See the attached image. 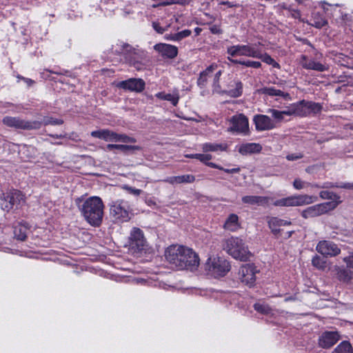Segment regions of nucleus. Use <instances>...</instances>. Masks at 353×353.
Returning a JSON list of instances; mask_svg holds the SVG:
<instances>
[{"label":"nucleus","mask_w":353,"mask_h":353,"mask_svg":"<svg viewBox=\"0 0 353 353\" xmlns=\"http://www.w3.org/2000/svg\"><path fill=\"white\" fill-rule=\"evenodd\" d=\"M154 49L163 57L168 59H174L178 54V48L170 44L157 43L154 46Z\"/></svg>","instance_id":"nucleus-20"},{"label":"nucleus","mask_w":353,"mask_h":353,"mask_svg":"<svg viewBox=\"0 0 353 353\" xmlns=\"http://www.w3.org/2000/svg\"><path fill=\"white\" fill-rule=\"evenodd\" d=\"M131 58L135 62L140 63L141 65L139 66V67L138 66H132L133 68H134L138 71L144 70L145 68V67H146V63L149 61V59H148V56H147V52L145 51H144V50H143V57H142V58H139L136 55H131Z\"/></svg>","instance_id":"nucleus-38"},{"label":"nucleus","mask_w":353,"mask_h":353,"mask_svg":"<svg viewBox=\"0 0 353 353\" xmlns=\"http://www.w3.org/2000/svg\"><path fill=\"white\" fill-rule=\"evenodd\" d=\"M232 125L228 128L230 132L248 134L249 132V122L248 118L243 114L234 115L231 119Z\"/></svg>","instance_id":"nucleus-12"},{"label":"nucleus","mask_w":353,"mask_h":353,"mask_svg":"<svg viewBox=\"0 0 353 353\" xmlns=\"http://www.w3.org/2000/svg\"><path fill=\"white\" fill-rule=\"evenodd\" d=\"M256 271L253 264L248 263L242 265L239 272L241 282L250 287L252 286L256 281Z\"/></svg>","instance_id":"nucleus-14"},{"label":"nucleus","mask_w":353,"mask_h":353,"mask_svg":"<svg viewBox=\"0 0 353 353\" xmlns=\"http://www.w3.org/2000/svg\"><path fill=\"white\" fill-rule=\"evenodd\" d=\"M323 107L319 103L307 101V115L310 113L318 114L321 112Z\"/></svg>","instance_id":"nucleus-41"},{"label":"nucleus","mask_w":353,"mask_h":353,"mask_svg":"<svg viewBox=\"0 0 353 353\" xmlns=\"http://www.w3.org/2000/svg\"><path fill=\"white\" fill-rule=\"evenodd\" d=\"M234 83L235 86L234 89H230L224 92L231 97L236 98L242 94L243 83L240 81H235Z\"/></svg>","instance_id":"nucleus-35"},{"label":"nucleus","mask_w":353,"mask_h":353,"mask_svg":"<svg viewBox=\"0 0 353 353\" xmlns=\"http://www.w3.org/2000/svg\"><path fill=\"white\" fill-rule=\"evenodd\" d=\"M317 201L316 196L307 194H298L276 200L274 206L295 207L311 204Z\"/></svg>","instance_id":"nucleus-6"},{"label":"nucleus","mask_w":353,"mask_h":353,"mask_svg":"<svg viewBox=\"0 0 353 353\" xmlns=\"http://www.w3.org/2000/svg\"><path fill=\"white\" fill-rule=\"evenodd\" d=\"M19 153L21 155V158L24 159V161H28L34 156L35 148L31 145H22L20 146Z\"/></svg>","instance_id":"nucleus-34"},{"label":"nucleus","mask_w":353,"mask_h":353,"mask_svg":"<svg viewBox=\"0 0 353 353\" xmlns=\"http://www.w3.org/2000/svg\"><path fill=\"white\" fill-rule=\"evenodd\" d=\"M301 64L306 70H312L317 72H325L328 70V66L325 64L316 61L314 59H308L305 55H301Z\"/></svg>","instance_id":"nucleus-21"},{"label":"nucleus","mask_w":353,"mask_h":353,"mask_svg":"<svg viewBox=\"0 0 353 353\" xmlns=\"http://www.w3.org/2000/svg\"><path fill=\"white\" fill-rule=\"evenodd\" d=\"M312 264L319 270H325L326 268V261L319 255H315L312 258Z\"/></svg>","instance_id":"nucleus-44"},{"label":"nucleus","mask_w":353,"mask_h":353,"mask_svg":"<svg viewBox=\"0 0 353 353\" xmlns=\"http://www.w3.org/2000/svg\"><path fill=\"white\" fill-rule=\"evenodd\" d=\"M310 185V183L302 181L301 179H295L293 182V187L296 190H301Z\"/></svg>","instance_id":"nucleus-49"},{"label":"nucleus","mask_w":353,"mask_h":353,"mask_svg":"<svg viewBox=\"0 0 353 353\" xmlns=\"http://www.w3.org/2000/svg\"><path fill=\"white\" fill-rule=\"evenodd\" d=\"M292 223L290 221L280 219V225L281 226L290 225Z\"/></svg>","instance_id":"nucleus-64"},{"label":"nucleus","mask_w":353,"mask_h":353,"mask_svg":"<svg viewBox=\"0 0 353 353\" xmlns=\"http://www.w3.org/2000/svg\"><path fill=\"white\" fill-rule=\"evenodd\" d=\"M75 203L84 219L90 225H101L104 214V204L100 197L90 196L86 199L78 197L75 199Z\"/></svg>","instance_id":"nucleus-2"},{"label":"nucleus","mask_w":353,"mask_h":353,"mask_svg":"<svg viewBox=\"0 0 353 353\" xmlns=\"http://www.w3.org/2000/svg\"><path fill=\"white\" fill-rule=\"evenodd\" d=\"M262 61L267 64L272 65L274 68H279L280 67L279 64L276 62L269 54H262V58H260Z\"/></svg>","instance_id":"nucleus-48"},{"label":"nucleus","mask_w":353,"mask_h":353,"mask_svg":"<svg viewBox=\"0 0 353 353\" xmlns=\"http://www.w3.org/2000/svg\"><path fill=\"white\" fill-rule=\"evenodd\" d=\"M1 208L7 212L19 208L25 203V195L19 190L9 189L3 192L1 196Z\"/></svg>","instance_id":"nucleus-5"},{"label":"nucleus","mask_w":353,"mask_h":353,"mask_svg":"<svg viewBox=\"0 0 353 353\" xmlns=\"http://www.w3.org/2000/svg\"><path fill=\"white\" fill-rule=\"evenodd\" d=\"M112 50L114 54L122 55L124 58L125 62L127 63L130 66L139 67L141 65L140 63L135 62L132 59L131 55H136L139 58H142V50L134 48L132 46L128 43L119 41L114 46H112Z\"/></svg>","instance_id":"nucleus-4"},{"label":"nucleus","mask_w":353,"mask_h":353,"mask_svg":"<svg viewBox=\"0 0 353 353\" xmlns=\"http://www.w3.org/2000/svg\"><path fill=\"white\" fill-rule=\"evenodd\" d=\"M318 252L325 256H336L341 253V249L332 241H321L316 248Z\"/></svg>","instance_id":"nucleus-15"},{"label":"nucleus","mask_w":353,"mask_h":353,"mask_svg":"<svg viewBox=\"0 0 353 353\" xmlns=\"http://www.w3.org/2000/svg\"><path fill=\"white\" fill-rule=\"evenodd\" d=\"M158 99L170 101L171 103L176 106L179 102V97L178 94H165V92H158L155 95Z\"/></svg>","instance_id":"nucleus-37"},{"label":"nucleus","mask_w":353,"mask_h":353,"mask_svg":"<svg viewBox=\"0 0 353 353\" xmlns=\"http://www.w3.org/2000/svg\"><path fill=\"white\" fill-rule=\"evenodd\" d=\"M335 271L336 277L341 282L345 283H349L351 282V280L353 278V272L350 270L343 267H336Z\"/></svg>","instance_id":"nucleus-27"},{"label":"nucleus","mask_w":353,"mask_h":353,"mask_svg":"<svg viewBox=\"0 0 353 353\" xmlns=\"http://www.w3.org/2000/svg\"><path fill=\"white\" fill-rule=\"evenodd\" d=\"M332 353H353V349L350 342L343 341L334 348Z\"/></svg>","instance_id":"nucleus-36"},{"label":"nucleus","mask_w":353,"mask_h":353,"mask_svg":"<svg viewBox=\"0 0 353 353\" xmlns=\"http://www.w3.org/2000/svg\"><path fill=\"white\" fill-rule=\"evenodd\" d=\"M191 34L190 30H184L177 33L174 34V37L176 41H181V39L189 37Z\"/></svg>","instance_id":"nucleus-50"},{"label":"nucleus","mask_w":353,"mask_h":353,"mask_svg":"<svg viewBox=\"0 0 353 353\" xmlns=\"http://www.w3.org/2000/svg\"><path fill=\"white\" fill-rule=\"evenodd\" d=\"M41 123V125L43 124L44 125H60L63 123V120L61 119L53 118L51 117H45L43 119V121H40Z\"/></svg>","instance_id":"nucleus-43"},{"label":"nucleus","mask_w":353,"mask_h":353,"mask_svg":"<svg viewBox=\"0 0 353 353\" xmlns=\"http://www.w3.org/2000/svg\"><path fill=\"white\" fill-rule=\"evenodd\" d=\"M185 157L188 158H191V159H196L199 160L201 162L203 163L204 164H205L206 165H208L210 168L223 170L228 174L239 173L241 170L240 168H232V169H226V168H223V167H221L219 165H217L214 163L210 162L209 161L212 159V156L209 154H187Z\"/></svg>","instance_id":"nucleus-13"},{"label":"nucleus","mask_w":353,"mask_h":353,"mask_svg":"<svg viewBox=\"0 0 353 353\" xmlns=\"http://www.w3.org/2000/svg\"><path fill=\"white\" fill-rule=\"evenodd\" d=\"M110 214L118 222L128 221L130 219L127 203L123 200L113 202L110 206Z\"/></svg>","instance_id":"nucleus-11"},{"label":"nucleus","mask_w":353,"mask_h":353,"mask_svg":"<svg viewBox=\"0 0 353 353\" xmlns=\"http://www.w3.org/2000/svg\"><path fill=\"white\" fill-rule=\"evenodd\" d=\"M259 92L263 94H266L270 97H281L284 99H290V95L288 92H284L281 90L276 89L273 87H265L261 88Z\"/></svg>","instance_id":"nucleus-29"},{"label":"nucleus","mask_w":353,"mask_h":353,"mask_svg":"<svg viewBox=\"0 0 353 353\" xmlns=\"http://www.w3.org/2000/svg\"><path fill=\"white\" fill-rule=\"evenodd\" d=\"M152 27L157 31V32L159 34H163L165 32V28L161 27L160 24L157 22H153Z\"/></svg>","instance_id":"nucleus-55"},{"label":"nucleus","mask_w":353,"mask_h":353,"mask_svg":"<svg viewBox=\"0 0 353 353\" xmlns=\"http://www.w3.org/2000/svg\"><path fill=\"white\" fill-rule=\"evenodd\" d=\"M91 136L94 138L103 139L105 141H114L116 142L117 132L112 130L103 129L92 131Z\"/></svg>","instance_id":"nucleus-24"},{"label":"nucleus","mask_w":353,"mask_h":353,"mask_svg":"<svg viewBox=\"0 0 353 353\" xmlns=\"http://www.w3.org/2000/svg\"><path fill=\"white\" fill-rule=\"evenodd\" d=\"M337 207V202L327 201L307 208L301 212L304 219H310L326 214Z\"/></svg>","instance_id":"nucleus-9"},{"label":"nucleus","mask_w":353,"mask_h":353,"mask_svg":"<svg viewBox=\"0 0 353 353\" xmlns=\"http://www.w3.org/2000/svg\"><path fill=\"white\" fill-rule=\"evenodd\" d=\"M117 86L123 90L141 92L145 89V83L141 79L130 78L119 82Z\"/></svg>","instance_id":"nucleus-17"},{"label":"nucleus","mask_w":353,"mask_h":353,"mask_svg":"<svg viewBox=\"0 0 353 353\" xmlns=\"http://www.w3.org/2000/svg\"><path fill=\"white\" fill-rule=\"evenodd\" d=\"M165 256L168 262L179 270H195L199 265V256L190 248L182 245H171Z\"/></svg>","instance_id":"nucleus-1"},{"label":"nucleus","mask_w":353,"mask_h":353,"mask_svg":"<svg viewBox=\"0 0 353 353\" xmlns=\"http://www.w3.org/2000/svg\"><path fill=\"white\" fill-rule=\"evenodd\" d=\"M18 78L23 79L28 86H31L34 83V81L33 80H32L31 79L19 77V76L18 77Z\"/></svg>","instance_id":"nucleus-60"},{"label":"nucleus","mask_w":353,"mask_h":353,"mask_svg":"<svg viewBox=\"0 0 353 353\" xmlns=\"http://www.w3.org/2000/svg\"><path fill=\"white\" fill-rule=\"evenodd\" d=\"M116 142H123L125 143H136L137 140L134 138L129 137L125 134L117 133Z\"/></svg>","instance_id":"nucleus-46"},{"label":"nucleus","mask_w":353,"mask_h":353,"mask_svg":"<svg viewBox=\"0 0 353 353\" xmlns=\"http://www.w3.org/2000/svg\"><path fill=\"white\" fill-rule=\"evenodd\" d=\"M195 181V176L192 174H184L181 176H170L164 180L170 184L174 183H192Z\"/></svg>","instance_id":"nucleus-28"},{"label":"nucleus","mask_w":353,"mask_h":353,"mask_svg":"<svg viewBox=\"0 0 353 353\" xmlns=\"http://www.w3.org/2000/svg\"><path fill=\"white\" fill-rule=\"evenodd\" d=\"M321 188H339V183H334L332 182H325L321 186Z\"/></svg>","instance_id":"nucleus-59"},{"label":"nucleus","mask_w":353,"mask_h":353,"mask_svg":"<svg viewBox=\"0 0 353 353\" xmlns=\"http://www.w3.org/2000/svg\"><path fill=\"white\" fill-rule=\"evenodd\" d=\"M339 188L347 190H353V183H339Z\"/></svg>","instance_id":"nucleus-58"},{"label":"nucleus","mask_w":353,"mask_h":353,"mask_svg":"<svg viewBox=\"0 0 353 353\" xmlns=\"http://www.w3.org/2000/svg\"><path fill=\"white\" fill-rule=\"evenodd\" d=\"M221 74H222V71L220 70L217 71L214 76L213 87H214V90L216 92H221L219 79H220V77H221Z\"/></svg>","instance_id":"nucleus-47"},{"label":"nucleus","mask_w":353,"mask_h":353,"mask_svg":"<svg viewBox=\"0 0 353 353\" xmlns=\"http://www.w3.org/2000/svg\"><path fill=\"white\" fill-rule=\"evenodd\" d=\"M227 53L232 56H245L252 58H262V54L254 46L250 45H236L227 49Z\"/></svg>","instance_id":"nucleus-10"},{"label":"nucleus","mask_w":353,"mask_h":353,"mask_svg":"<svg viewBox=\"0 0 353 353\" xmlns=\"http://www.w3.org/2000/svg\"><path fill=\"white\" fill-rule=\"evenodd\" d=\"M123 188L126 190L128 192V193L133 194L134 196H139L143 192V191L140 189H137L135 188L130 187L128 185H125Z\"/></svg>","instance_id":"nucleus-53"},{"label":"nucleus","mask_w":353,"mask_h":353,"mask_svg":"<svg viewBox=\"0 0 353 353\" xmlns=\"http://www.w3.org/2000/svg\"><path fill=\"white\" fill-rule=\"evenodd\" d=\"M240 228L241 223L236 214H230L223 224V228L230 232H236Z\"/></svg>","instance_id":"nucleus-26"},{"label":"nucleus","mask_w":353,"mask_h":353,"mask_svg":"<svg viewBox=\"0 0 353 353\" xmlns=\"http://www.w3.org/2000/svg\"><path fill=\"white\" fill-rule=\"evenodd\" d=\"M303 157V154L302 153L289 154L286 156V159L288 161H296L298 159H302Z\"/></svg>","instance_id":"nucleus-54"},{"label":"nucleus","mask_w":353,"mask_h":353,"mask_svg":"<svg viewBox=\"0 0 353 353\" xmlns=\"http://www.w3.org/2000/svg\"><path fill=\"white\" fill-rule=\"evenodd\" d=\"M292 15L294 19H301V16L300 11L297 10H293Z\"/></svg>","instance_id":"nucleus-62"},{"label":"nucleus","mask_w":353,"mask_h":353,"mask_svg":"<svg viewBox=\"0 0 353 353\" xmlns=\"http://www.w3.org/2000/svg\"><path fill=\"white\" fill-rule=\"evenodd\" d=\"M220 4L225 5L229 8H232V7H234L236 6V4H234L233 3L230 2V1H221Z\"/></svg>","instance_id":"nucleus-63"},{"label":"nucleus","mask_w":353,"mask_h":353,"mask_svg":"<svg viewBox=\"0 0 353 353\" xmlns=\"http://www.w3.org/2000/svg\"><path fill=\"white\" fill-rule=\"evenodd\" d=\"M257 131H265L276 128V124L270 117L264 114H256L253 119Z\"/></svg>","instance_id":"nucleus-18"},{"label":"nucleus","mask_w":353,"mask_h":353,"mask_svg":"<svg viewBox=\"0 0 353 353\" xmlns=\"http://www.w3.org/2000/svg\"><path fill=\"white\" fill-rule=\"evenodd\" d=\"M228 148L226 143H205L202 145L203 152L225 151Z\"/></svg>","instance_id":"nucleus-33"},{"label":"nucleus","mask_w":353,"mask_h":353,"mask_svg":"<svg viewBox=\"0 0 353 353\" xmlns=\"http://www.w3.org/2000/svg\"><path fill=\"white\" fill-rule=\"evenodd\" d=\"M217 68L216 64H212L208 66L205 70L200 73L199 77L197 79V85L201 88L205 87L208 79L212 76V74Z\"/></svg>","instance_id":"nucleus-25"},{"label":"nucleus","mask_w":353,"mask_h":353,"mask_svg":"<svg viewBox=\"0 0 353 353\" xmlns=\"http://www.w3.org/2000/svg\"><path fill=\"white\" fill-rule=\"evenodd\" d=\"M262 150V146L259 143H247L240 145L238 148V152L241 155H248L257 154Z\"/></svg>","instance_id":"nucleus-23"},{"label":"nucleus","mask_w":353,"mask_h":353,"mask_svg":"<svg viewBox=\"0 0 353 353\" xmlns=\"http://www.w3.org/2000/svg\"><path fill=\"white\" fill-rule=\"evenodd\" d=\"M210 30L212 34H219L222 33V30L220 28L219 26L213 25L210 28Z\"/></svg>","instance_id":"nucleus-57"},{"label":"nucleus","mask_w":353,"mask_h":353,"mask_svg":"<svg viewBox=\"0 0 353 353\" xmlns=\"http://www.w3.org/2000/svg\"><path fill=\"white\" fill-rule=\"evenodd\" d=\"M268 223L272 232L275 235L279 234L281 232L280 227H281L280 225V219L277 217H272L268 220Z\"/></svg>","instance_id":"nucleus-39"},{"label":"nucleus","mask_w":353,"mask_h":353,"mask_svg":"<svg viewBox=\"0 0 353 353\" xmlns=\"http://www.w3.org/2000/svg\"><path fill=\"white\" fill-rule=\"evenodd\" d=\"M296 116L301 117L307 116V101L301 100L296 102Z\"/></svg>","instance_id":"nucleus-42"},{"label":"nucleus","mask_w":353,"mask_h":353,"mask_svg":"<svg viewBox=\"0 0 353 353\" xmlns=\"http://www.w3.org/2000/svg\"><path fill=\"white\" fill-rule=\"evenodd\" d=\"M268 112L271 113L272 116L278 121H281L283 119V114L282 111L276 109H269Z\"/></svg>","instance_id":"nucleus-51"},{"label":"nucleus","mask_w":353,"mask_h":353,"mask_svg":"<svg viewBox=\"0 0 353 353\" xmlns=\"http://www.w3.org/2000/svg\"><path fill=\"white\" fill-rule=\"evenodd\" d=\"M223 249L236 259L246 261L250 259L251 253L245 246L243 240L238 237H230L223 242Z\"/></svg>","instance_id":"nucleus-3"},{"label":"nucleus","mask_w":353,"mask_h":353,"mask_svg":"<svg viewBox=\"0 0 353 353\" xmlns=\"http://www.w3.org/2000/svg\"><path fill=\"white\" fill-rule=\"evenodd\" d=\"M114 149L120 150L125 155H129L135 153L137 151L141 150V147L123 144H108L106 146V150L108 151H112Z\"/></svg>","instance_id":"nucleus-22"},{"label":"nucleus","mask_w":353,"mask_h":353,"mask_svg":"<svg viewBox=\"0 0 353 353\" xmlns=\"http://www.w3.org/2000/svg\"><path fill=\"white\" fill-rule=\"evenodd\" d=\"M319 196L323 199H330L331 200L330 201L337 202V205L341 202L340 196L332 192L323 190L320 192Z\"/></svg>","instance_id":"nucleus-40"},{"label":"nucleus","mask_w":353,"mask_h":353,"mask_svg":"<svg viewBox=\"0 0 353 353\" xmlns=\"http://www.w3.org/2000/svg\"><path fill=\"white\" fill-rule=\"evenodd\" d=\"M242 65L253 68H259L261 66V63L259 61L248 60L243 61V62L242 63Z\"/></svg>","instance_id":"nucleus-52"},{"label":"nucleus","mask_w":353,"mask_h":353,"mask_svg":"<svg viewBox=\"0 0 353 353\" xmlns=\"http://www.w3.org/2000/svg\"><path fill=\"white\" fill-rule=\"evenodd\" d=\"M312 23H307L316 28H321L327 24V21L320 12H314L312 16Z\"/></svg>","instance_id":"nucleus-32"},{"label":"nucleus","mask_w":353,"mask_h":353,"mask_svg":"<svg viewBox=\"0 0 353 353\" xmlns=\"http://www.w3.org/2000/svg\"><path fill=\"white\" fill-rule=\"evenodd\" d=\"M205 270L214 277L224 276L230 271V265L227 260L220 257L209 258Z\"/></svg>","instance_id":"nucleus-8"},{"label":"nucleus","mask_w":353,"mask_h":353,"mask_svg":"<svg viewBox=\"0 0 353 353\" xmlns=\"http://www.w3.org/2000/svg\"><path fill=\"white\" fill-rule=\"evenodd\" d=\"M292 114L296 116V103H292L288 106Z\"/></svg>","instance_id":"nucleus-61"},{"label":"nucleus","mask_w":353,"mask_h":353,"mask_svg":"<svg viewBox=\"0 0 353 353\" xmlns=\"http://www.w3.org/2000/svg\"><path fill=\"white\" fill-rule=\"evenodd\" d=\"M2 123L7 127L17 130H38L41 127V123L39 121H27L19 117H5L2 119Z\"/></svg>","instance_id":"nucleus-7"},{"label":"nucleus","mask_w":353,"mask_h":353,"mask_svg":"<svg viewBox=\"0 0 353 353\" xmlns=\"http://www.w3.org/2000/svg\"><path fill=\"white\" fill-rule=\"evenodd\" d=\"M242 202L249 205H263L268 203V197L261 196H245L242 197Z\"/></svg>","instance_id":"nucleus-30"},{"label":"nucleus","mask_w":353,"mask_h":353,"mask_svg":"<svg viewBox=\"0 0 353 353\" xmlns=\"http://www.w3.org/2000/svg\"><path fill=\"white\" fill-rule=\"evenodd\" d=\"M130 240L132 248H136L138 250H143L146 241L141 229L134 228L131 231Z\"/></svg>","instance_id":"nucleus-19"},{"label":"nucleus","mask_w":353,"mask_h":353,"mask_svg":"<svg viewBox=\"0 0 353 353\" xmlns=\"http://www.w3.org/2000/svg\"><path fill=\"white\" fill-rule=\"evenodd\" d=\"M29 228L28 225L19 223L14 228V237L19 241H26Z\"/></svg>","instance_id":"nucleus-31"},{"label":"nucleus","mask_w":353,"mask_h":353,"mask_svg":"<svg viewBox=\"0 0 353 353\" xmlns=\"http://www.w3.org/2000/svg\"><path fill=\"white\" fill-rule=\"evenodd\" d=\"M344 262L346 263L347 267L353 268V254L343 259Z\"/></svg>","instance_id":"nucleus-56"},{"label":"nucleus","mask_w":353,"mask_h":353,"mask_svg":"<svg viewBox=\"0 0 353 353\" xmlns=\"http://www.w3.org/2000/svg\"><path fill=\"white\" fill-rule=\"evenodd\" d=\"M341 339L336 331H325L319 338V345L323 349H328L336 344Z\"/></svg>","instance_id":"nucleus-16"},{"label":"nucleus","mask_w":353,"mask_h":353,"mask_svg":"<svg viewBox=\"0 0 353 353\" xmlns=\"http://www.w3.org/2000/svg\"><path fill=\"white\" fill-rule=\"evenodd\" d=\"M253 307L256 311L261 314H268L271 312V308L265 303H256Z\"/></svg>","instance_id":"nucleus-45"}]
</instances>
